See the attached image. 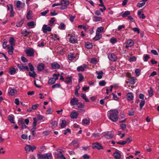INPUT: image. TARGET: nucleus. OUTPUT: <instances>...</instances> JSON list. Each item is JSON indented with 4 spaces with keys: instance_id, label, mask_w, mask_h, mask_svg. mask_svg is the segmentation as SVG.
I'll return each instance as SVG.
<instances>
[{
    "instance_id": "obj_1",
    "label": "nucleus",
    "mask_w": 159,
    "mask_h": 159,
    "mask_svg": "<svg viewBox=\"0 0 159 159\" xmlns=\"http://www.w3.org/2000/svg\"><path fill=\"white\" fill-rule=\"evenodd\" d=\"M118 111L116 109H112L108 111L107 116L111 120L114 122L117 121L118 119Z\"/></svg>"
},
{
    "instance_id": "obj_2",
    "label": "nucleus",
    "mask_w": 159,
    "mask_h": 159,
    "mask_svg": "<svg viewBox=\"0 0 159 159\" xmlns=\"http://www.w3.org/2000/svg\"><path fill=\"white\" fill-rule=\"evenodd\" d=\"M29 66L30 67V70L31 71L29 72V75L30 77H31L34 78H35L36 76V74L34 71V67L33 65L30 63H29L28 64Z\"/></svg>"
},
{
    "instance_id": "obj_3",
    "label": "nucleus",
    "mask_w": 159,
    "mask_h": 159,
    "mask_svg": "<svg viewBox=\"0 0 159 159\" xmlns=\"http://www.w3.org/2000/svg\"><path fill=\"white\" fill-rule=\"evenodd\" d=\"M69 4V1L68 0H61L60 2L61 6L60 9L61 10L66 9L67 8V6Z\"/></svg>"
},
{
    "instance_id": "obj_4",
    "label": "nucleus",
    "mask_w": 159,
    "mask_h": 159,
    "mask_svg": "<svg viewBox=\"0 0 159 159\" xmlns=\"http://www.w3.org/2000/svg\"><path fill=\"white\" fill-rule=\"evenodd\" d=\"M63 150L60 149H57V152L55 153V156L58 158H60L61 159H66V158L62 153Z\"/></svg>"
},
{
    "instance_id": "obj_5",
    "label": "nucleus",
    "mask_w": 159,
    "mask_h": 159,
    "mask_svg": "<svg viewBox=\"0 0 159 159\" xmlns=\"http://www.w3.org/2000/svg\"><path fill=\"white\" fill-rule=\"evenodd\" d=\"M107 56L109 60L112 61H115L117 59L116 56L114 53H108Z\"/></svg>"
},
{
    "instance_id": "obj_6",
    "label": "nucleus",
    "mask_w": 159,
    "mask_h": 159,
    "mask_svg": "<svg viewBox=\"0 0 159 159\" xmlns=\"http://www.w3.org/2000/svg\"><path fill=\"white\" fill-rule=\"evenodd\" d=\"M34 52V50L31 48H29L28 49H27L26 51L27 55L29 57L33 56Z\"/></svg>"
},
{
    "instance_id": "obj_7",
    "label": "nucleus",
    "mask_w": 159,
    "mask_h": 159,
    "mask_svg": "<svg viewBox=\"0 0 159 159\" xmlns=\"http://www.w3.org/2000/svg\"><path fill=\"white\" fill-rule=\"evenodd\" d=\"M92 148H96L98 150L103 149V147L101 145L100 143L98 142L93 143Z\"/></svg>"
},
{
    "instance_id": "obj_8",
    "label": "nucleus",
    "mask_w": 159,
    "mask_h": 159,
    "mask_svg": "<svg viewBox=\"0 0 159 159\" xmlns=\"http://www.w3.org/2000/svg\"><path fill=\"white\" fill-rule=\"evenodd\" d=\"M43 32L44 33H46L47 31L50 32L51 30V28L50 27H48L46 25H44L42 28Z\"/></svg>"
},
{
    "instance_id": "obj_9",
    "label": "nucleus",
    "mask_w": 159,
    "mask_h": 159,
    "mask_svg": "<svg viewBox=\"0 0 159 159\" xmlns=\"http://www.w3.org/2000/svg\"><path fill=\"white\" fill-rule=\"evenodd\" d=\"M78 99L76 98H74L71 99L70 102V103L72 106H74L77 104L78 102Z\"/></svg>"
},
{
    "instance_id": "obj_10",
    "label": "nucleus",
    "mask_w": 159,
    "mask_h": 159,
    "mask_svg": "<svg viewBox=\"0 0 159 159\" xmlns=\"http://www.w3.org/2000/svg\"><path fill=\"white\" fill-rule=\"evenodd\" d=\"M87 67L85 64H83V66H79L77 67V70L78 71H82L84 70L85 68H87Z\"/></svg>"
},
{
    "instance_id": "obj_11",
    "label": "nucleus",
    "mask_w": 159,
    "mask_h": 159,
    "mask_svg": "<svg viewBox=\"0 0 159 159\" xmlns=\"http://www.w3.org/2000/svg\"><path fill=\"white\" fill-rule=\"evenodd\" d=\"M69 42L72 43H76L77 42V39L75 36H70Z\"/></svg>"
},
{
    "instance_id": "obj_12",
    "label": "nucleus",
    "mask_w": 159,
    "mask_h": 159,
    "mask_svg": "<svg viewBox=\"0 0 159 159\" xmlns=\"http://www.w3.org/2000/svg\"><path fill=\"white\" fill-rule=\"evenodd\" d=\"M102 37V34L96 32L95 36L93 38V39L94 41H97L99 40Z\"/></svg>"
},
{
    "instance_id": "obj_13",
    "label": "nucleus",
    "mask_w": 159,
    "mask_h": 159,
    "mask_svg": "<svg viewBox=\"0 0 159 159\" xmlns=\"http://www.w3.org/2000/svg\"><path fill=\"white\" fill-rule=\"evenodd\" d=\"M113 156L115 159H120L121 158L120 153L117 151L114 153Z\"/></svg>"
},
{
    "instance_id": "obj_14",
    "label": "nucleus",
    "mask_w": 159,
    "mask_h": 159,
    "mask_svg": "<svg viewBox=\"0 0 159 159\" xmlns=\"http://www.w3.org/2000/svg\"><path fill=\"white\" fill-rule=\"evenodd\" d=\"M127 100L129 101H131L133 99L134 95L131 93H129L127 94Z\"/></svg>"
},
{
    "instance_id": "obj_15",
    "label": "nucleus",
    "mask_w": 159,
    "mask_h": 159,
    "mask_svg": "<svg viewBox=\"0 0 159 159\" xmlns=\"http://www.w3.org/2000/svg\"><path fill=\"white\" fill-rule=\"evenodd\" d=\"M45 67L44 64L41 63L39 64L37 66V70L39 71H40L43 70Z\"/></svg>"
},
{
    "instance_id": "obj_16",
    "label": "nucleus",
    "mask_w": 159,
    "mask_h": 159,
    "mask_svg": "<svg viewBox=\"0 0 159 159\" xmlns=\"http://www.w3.org/2000/svg\"><path fill=\"white\" fill-rule=\"evenodd\" d=\"M43 156V159H51L52 158V155L51 153L44 154Z\"/></svg>"
},
{
    "instance_id": "obj_17",
    "label": "nucleus",
    "mask_w": 159,
    "mask_h": 159,
    "mask_svg": "<svg viewBox=\"0 0 159 159\" xmlns=\"http://www.w3.org/2000/svg\"><path fill=\"white\" fill-rule=\"evenodd\" d=\"M52 68L53 69H59L60 68L59 65L56 62H54L51 64Z\"/></svg>"
},
{
    "instance_id": "obj_18",
    "label": "nucleus",
    "mask_w": 159,
    "mask_h": 159,
    "mask_svg": "<svg viewBox=\"0 0 159 159\" xmlns=\"http://www.w3.org/2000/svg\"><path fill=\"white\" fill-rule=\"evenodd\" d=\"M50 123L52 125V129L56 128L57 125V122L56 121L52 120L50 121Z\"/></svg>"
},
{
    "instance_id": "obj_19",
    "label": "nucleus",
    "mask_w": 159,
    "mask_h": 159,
    "mask_svg": "<svg viewBox=\"0 0 159 159\" xmlns=\"http://www.w3.org/2000/svg\"><path fill=\"white\" fill-rule=\"evenodd\" d=\"M78 116V113L76 112H72L70 115L71 118L72 119H76Z\"/></svg>"
},
{
    "instance_id": "obj_20",
    "label": "nucleus",
    "mask_w": 159,
    "mask_h": 159,
    "mask_svg": "<svg viewBox=\"0 0 159 159\" xmlns=\"http://www.w3.org/2000/svg\"><path fill=\"white\" fill-rule=\"evenodd\" d=\"M148 0H143L142 3H139L137 4V6L139 7L140 8L143 6H144L146 3V2Z\"/></svg>"
},
{
    "instance_id": "obj_21",
    "label": "nucleus",
    "mask_w": 159,
    "mask_h": 159,
    "mask_svg": "<svg viewBox=\"0 0 159 159\" xmlns=\"http://www.w3.org/2000/svg\"><path fill=\"white\" fill-rule=\"evenodd\" d=\"M113 136V135L110 132H107L105 135V137L107 139H111Z\"/></svg>"
},
{
    "instance_id": "obj_22",
    "label": "nucleus",
    "mask_w": 159,
    "mask_h": 159,
    "mask_svg": "<svg viewBox=\"0 0 159 159\" xmlns=\"http://www.w3.org/2000/svg\"><path fill=\"white\" fill-rule=\"evenodd\" d=\"M30 33V31H28L26 30H24L21 31V33L24 37H26Z\"/></svg>"
},
{
    "instance_id": "obj_23",
    "label": "nucleus",
    "mask_w": 159,
    "mask_h": 159,
    "mask_svg": "<svg viewBox=\"0 0 159 159\" xmlns=\"http://www.w3.org/2000/svg\"><path fill=\"white\" fill-rule=\"evenodd\" d=\"M85 46L87 49H91L93 47V44L92 43L87 42L85 43Z\"/></svg>"
},
{
    "instance_id": "obj_24",
    "label": "nucleus",
    "mask_w": 159,
    "mask_h": 159,
    "mask_svg": "<svg viewBox=\"0 0 159 159\" xmlns=\"http://www.w3.org/2000/svg\"><path fill=\"white\" fill-rule=\"evenodd\" d=\"M32 12L31 11L29 10L27 13L26 18L28 20H30L32 18Z\"/></svg>"
},
{
    "instance_id": "obj_25",
    "label": "nucleus",
    "mask_w": 159,
    "mask_h": 159,
    "mask_svg": "<svg viewBox=\"0 0 159 159\" xmlns=\"http://www.w3.org/2000/svg\"><path fill=\"white\" fill-rule=\"evenodd\" d=\"M9 72L11 75H14L16 73V70L14 67H12L9 69Z\"/></svg>"
},
{
    "instance_id": "obj_26",
    "label": "nucleus",
    "mask_w": 159,
    "mask_h": 159,
    "mask_svg": "<svg viewBox=\"0 0 159 159\" xmlns=\"http://www.w3.org/2000/svg\"><path fill=\"white\" fill-rule=\"evenodd\" d=\"M93 19L94 21L96 22L101 21L102 20V18L100 16H94L93 17Z\"/></svg>"
},
{
    "instance_id": "obj_27",
    "label": "nucleus",
    "mask_w": 159,
    "mask_h": 159,
    "mask_svg": "<svg viewBox=\"0 0 159 159\" xmlns=\"http://www.w3.org/2000/svg\"><path fill=\"white\" fill-rule=\"evenodd\" d=\"M17 92V90L15 89H11L8 92L10 95L13 96Z\"/></svg>"
},
{
    "instance_id": "obj_28",
    "label": "nucleus",
    "mask_w": 159,
    "mask_h": 159,
    "mask_svg": "<svg viewBox=\"0 0 159 159\" xmlns=\"http://www.w3.org/2000/svg\"><path fill=\"white\" fill-rule=\"evenodd\" d=\"M126 43L128 45V46H129V47H131L134 45V42L132 39H129L127 41Z\"/></svg>"
},
{
    "instance_id": "obj_29",
    "label": "nucleus",
    "mask_w": 159,
    "mask_h": 159,
    "mask_svg": "<svg viewBox=\"0 0 159 159\" xmlns=\"http://www.w3.org/2000/svg\"><path fill=\"white\" fill-rule=\"evenodd\" d=\"M129 81V83L131 84H134L135 81L134 79V77H131L128 79Z\"/></svg>"
},
{
    "instance_id": "obj_30",
    "label": "nucleus",
    "mask_w": 159,
    "mask_h": 159,
    "mask_svg": "<svg viewBox=\"0 0 159 159\" xmlns=\"http://www.w3.org/2000/svg\"><path fill=\"white\" fill-rule=\"evenodd\" d=\"M68 58L69 60L72 61L75 58V57L73 54L70 53V54L68 55Z\"/></svg>"
},
{
    "instance_id": "obj_31",
    "label": "nucleus",
    "mask_w": 159,
    "mask_h": 159,
    "mask_svg": "<svg viewBox=\"0 0 159 159\" xmlns=\"http://www.w3.org/2000/svg\"><path fill=\"white\" fill-rule=\"evenodd\" d=\"M62 128H64L66 125V121L65 120H62L60 124Z\"/></svg>"
},
{
    "instance_id": "obj_32",
    "label": "nucleus",
    "mask_w": 159,
    "mask_h": 159,
    "mask_svg": "<svg viewBox=\"0 0 159 159\" xmlns=\"http://www.w3.org/2000/svg\"><path fill=\"white\" fill-rule=\"evenodd\" d=\"M9 42L11 45L13 46L15 45V39L13 37H10V38Z\"/></svg>"
},
{
    "instance_id": "obj_33",
    "label": "nucleus",
    "mask_w": 159,
    "mask_h": 159,
    "mask_svg": "<svg viewBox=\"0 0 159 159\" xmlns=\"http://www.w3.org/2000/svg\"><path fill=\"white\" fill-rule=\"evenodd\" d=\"M8 120L10 122L14 124L15 122H14V116L13 115L12 116H8Z\"/></svg>"
},
{
    "instance_id": "obj_34",
    "label": "nucleus",
    "mask_w": 159,
    "mask_h": 159,
    "mask_svg": "<svg viewBox=\"0 0 159 159\" xmlns=\"http://www.w3.org/2000/svg\"><path fill=\"white\" fill-rule=\"evenodd\" d=\"M24 22V20L23 19L21 20L20 21L18 22L16 25V26L17 27H20L22 26Z\"/></svg>"
},
{
    "instance_id": "obj_35",
    "label": "nucleus",
    "mask_w": 159,
    "mask_h": 159,
    "mask_svg": "<svg viewBox=\"0 0 159 159\" xmlns=\"http://www.w3.org/2000/svg\"><path fill=\"white\" fill-rule=\"evenodd\" d=\"M27 25L29 27H31L30 28H33L34 27V26L35 25V24H34V21H31L28 23Z\"/></svg>"
},
{
    "instance_id": "obj_36",
    "label": "nucleus",
    "mask_w": 159,
    "mask_h": 159,
    "mask_svg": "<svg viewBox=\"0 0 159 159\" xmlns=\"http://www.w3.org/2000/svg\"><path fill=\"white\" fill-rule=\"evenodd\" d=\"M66 25L65 24L61 22L60 24V26H59V29L61 30H64L65 28Z\"/></svg>"
},
{
    "instance_id": "obj_37",
    "label": "nucleus",
    "mask_w": 159,
    "mask_h": 159,
    "mask_svg": "<svg viewBox=\"0 0 159 159\" xmlns=\"http://www.w3.org/2000/svg\"><path fill=\"white\" fill-rule=\"evenodd\" d=\"M17 66L20 70L22 71H25L24 66L22 65L21 64H17Z\"/></svg>"
},
{
    "instance_id": "obj_38",
    "label": "nucleus",
    "mask_w": 159,
    "mask_h": 159,
    "mask_svg": "<svg viewBox=\"0 0 159 159\" xmlns=\"http://www.w3.org/2000/svg\"><path fill=\"white\" fill-rule=\"evenodd\" d=\"M31 146L30 145H27L25 147V149L26 152H28L31 151Z\"/></svg>"
},
{
    "instance_id": "obj_39",
    "label": "nucleus",
    "mask_w": 159,
    "mask_h": 159,
    "mask_svg": "<svg viewBox=\"0 0 159 159\" xmlns=\"http://www.w3.org/2000/svg\"><path fill=\"white\" fill-rule=\"evenodd\" d=\"M64 81L66 84H68L71 82V77H70L66 78Z\"/></svg>"
},
{
    "instance_id": "obj_40",
    "label": "nucleus",
    "mask_w": 159,
    "mask_h": 159,
    "mask_svg": "<svg viewBox=\"0 0 159 159\" xmlns=\"http://www.w3.org/2000/svg\"><path fill=\"white\" fill-rule=\"evenodd\" d=\"M55 82V80L54 78H50L48 82V84H53Z\"/></svg>"
},
{
    "instance_id": "obj_41",
    "label": "nucleus",
    "mask_w": 159,
    "mask_h": 159,
    "mask_svg": "<svg viewBox=\"0 0 159 159\" xmlns=\"http://www.w3.org/2000/svg\"><path fill=\"white\" fill-rule=\"evenodd\" d=\"M145 103V101L144 99L142 100L139 104L140 108L142 110L143 107L144 106Z\"/></svg>"
},
{
    "instance_id": "obj_42",
    "label": "nucleus",
    "mask_w": 159,
    "mask_h": 159,
    "mask_svg": "<svg viewBox=\"0 0 159 159\" xmlns=\"http://www.w3.org/2000/svg\"><path fill=\"white\" fill-rule=\"evenodd\" d=\"M103 74V72L102 71H100L98 73V75L97 76V78L98 79H101L102 77V75Z\"/></svg>"
},
{
    "instance_id": "obj_43",
    "label": "nucleus",
    "mask_w": 159,
    "mask_h": 159,
    "mask_svg": "<svg viewBox=\"0 0 159 159\" xmlns=\"http://www.w3.org/2000/svg\"><path fill=\"white\" fill-rule=\"evenodd\" d=\"M130 13L129 11H125L122 15V16L123 17H126L128 15H129Z\"/></svg>"
},
{
    "instance_id": "obj_44",
    "label": "nucleus",
    "mask_w": 159,
    "mask_h": 159,
    "mask_svg": "<svg viewBox=\"0 0 159 159\" xmlns=\"http://www.w3.org/2000/svg\"><path fill=\"white\" fill-rule=\"evenodd\" d=\"M82 94L81 97L83 99L85 100V101L87 102H89V100L86 98V95L84 93H82Z\"/></svg>"
},
{
    "instance_id": "obj_45",
    "label": "nucleus",
    "mask_w": 159,
    "mask_h": 159,
    "mask_svg": "<svg viewBox=\"0 0 159 159\" xmlns=\"http://www.w3.org/2000/svg\"><path fill=\"white\" fill-rule=\"evenodd\" d=\"M78 75L79 77V82H80L83 80L84 77L81 73H79Z\"/></svg>"
},
{
    "instance_id": "obj_46",
    "label": "nucleus",
    "mask_w": 159,
    "mask_h": 159,
    "mask_svg": "<svg viewBox=\"0 0 159 159\" xmlns=\"http://www.w3.org/2000/svg\"><path fill=\"white\" fill-rule=\"evenodd\" d=\"M104 30V28L103 27H99L98 28L96 32H97L98 33H99V32H103Z\"/></svg>"
},
{
    "instance_id": "obj_47",
    "label": "nucleus",
    "mask_w": 159,
    "mask_h": 159,
    "mask_svg": "<svg viewBox=\"0 0 159 159\" xmlns=\"http://www.w3.org/2000/svg\"><path fill=\"white\" fill-rule=\"evenodd\" d=\"M77 107L79 108H83L84 107V105L81 102H78L76 105Z\"/></svg>"
},
{
    "instance_id": "obj_48",
    "label": "nucleus",
    "mask_w": 159,
    "mask_h": 159,
    "mask_svg": "<svg viewBox=\"0 0 159 159\" xmlns=\"http://www.w3.org/2000/svg\"><path fill=\"white\" fill-rule=\"evenodd\" d=\"M43 156H44V154H42L39 152L37 153V157L39 159H43Z\"/></svg>"
},
{
    "instance_id": "obj_49",
    "label": "nucleus",
    "mask_w": 159,
    "mask_h": 159,
    "mask_svg": "<svg viewBox=\"0 0 159 159\" xmlns=\"http://www.w3.org/2000/svg\"><path fill=\"white\" fill-rule=\"evenodd\" d=\"M8 49L9 50L8 51V54L10 55H11L13 53V50H14L13 47L11 46L10 48Z\"/></svg>"
},
{
    "instance_id": "obj_50",
    "label": "nucleus",
    "mask_w": 159,
    "mask_h": 159,
    "mask_svg": "<svg viewBox=\"0 0 159 159\" xmlns=\"http://www.w3.org/2000/svg\"><path fill=\"white\" fill-rule=\"evenodd\" d=\"M106 84V82L105 80H102L99 82V84L101 86H104Z\"/></svg>"
},
{
    "instance_id": "obj_51",
    "label": "nucleus",
    "mask_w": 159,
    "mask_h": 159,
    "mask_svg": "<svg viewBox=\"0 0 159 159\" xmlns=\"http://www.w3.org/2000/svg\"><path fill=\"white\" fill-rule=\"evenodd\" d=\"M82 122L85 124L87 125L89 123V119H84L83 120Z\"/></svg>"
},
{
    "instance_id": "obj_52",
    "label": "nucleus",
    "mask_w": 159,
    "mask_h": 159,
    "mask_svg": "<svg viewBox=\"0 0 159 159\" xmlns=\"http://www.w3.org/2000/svg\"><path fill=\"white\" fill-rule=\"evenodd\" d=\"M52 39H54V40L59 39V38H58V36L56 34H53L52 35Z\"/></svg>"
},
{
    "instance_id": "obj_53",
    "label": "nucleus",
    "mask_w": 159,
    "mask_h": 159,
    "mask_svg": "<svg viewBox=\"0 0 159 159\" xmlns=\"http://www.w3.org/2000/svg\"><path fill=\"white\" fill-rule=\"evenodd\" d=\"M110 42L112 43H114L117 42V39L115 38H111L110 39Z\"/></svg>"
},
{
    "instance_id": "obj_54",
    "label": "nucleus",
    "mask_w": 159,
    "mask_h": 159,
    "mask_svg": "<svg viewBox=\"0 0 159 159\" xmlns=\"http://www.w3.org/2000/svg\"><path fill=\"white\" fill-rule=\"evenodd\" d=\"M136 60V57L135 56H133L130 57L129 59V61L130 62H133L135 61Z\"/></svg>"
},
{
    "instance_id": "obj_55",
    "label": "nucleus",
    "mask_w": 159,
    "mask_h": 159,
    "mask_svg": "<svg viewBox=\"0 0 159 159\" xmlns=\"http://www.w3.org/2000/svg\"><path fill=\"white\" fill-rule=\"evenodd\" d=\"M140 70L139 69H136L135 71V72L136 74V76H138L140 74Z\"/></svg>"
},
{
    "instance_id": "obj_56",
    "label": "nucleus",
    "mask_w": 159,
    "mask_h": 159,
    "mask_svg": "<svg viewBox=\"0 0 159 159\" xmlns=\"http://www.w3.org/2000/svg\"><path fill=\"white\" fill-rule=\"evenodd\" d=\"M60 84H56L52 86V88L53 89H54L56 88H59L60 87Z\"/></svg>"
},
{
    "instance_id": "obj_57",
    "label": "nucleus",
    "mask_w": 159,
    "mask_h": 159,
    "mask_svg": "<svg viewBox=\"0 0 159 159\" xmlns=\"http://www.w3.org/2000/svg\"><path fill=\"white\" fill-rule=\"evenodd\" d=\"M90 61L91 63L93 64H96L97 62L96 59L95 58H93L91 59Z\"/></svg>"
},
{
    "instance_id": "obj_58",
    "label": "nucleus",
    "mask_w": 159,
    "mask_h": 159,
    "mask_svg": "<svg viewBox=\"0 0 159 159\" xmlns=\"http://www.w3.org/2000/svg\"><path fill=\"white\" fill-rule=\"evenodd\" d=\"M133 30L135 32H137L138 34L140 33L139 29L138 28H133Z\"/></svg>"
},
{
    "instance_id": "obj_59",
    "label": "nucleus",
    "mask_w": 159,
    "mask_h": 159,
    "mask_svg": "<svg viewBox=\"0 0 159 159\" xmlns=\"http://www.w3.org/2000/svg\"><path fill=\"white\" fill-rule=\"evenodd\" d=\"M148 93L149 96L152 97L153 93V90L151 88L150 90L148 91Z\"/></svg>"
},
{
    "instance_id": "obj_60",
    "label": "nucleus",
    "mask_w": 159,
    "mask_h": 159,
    "mask_svg": "<svg viewBox=\"0 0 159 159\" xmlns=\"http://www.w3.org/2000/svg\"><path fill=\"white\" fill-rule=\"evenodd\" d=\"M150 58L149 56H148V55L147 54L144 57V61H147L148 59H149Z\"/></svg>"
},
{
    "instance_id": "obj_61",
    "label": "nucleus",
    "mask_w": 159,
    "mask_h": 159,
    "mask_svg": "<svg viewBox=\"0 0 159 159\" xmlns=\"http://www.w3.org/2000/svg\"><path fill=\"white\" fill-rule=\"evenodd\" d=\"M69 16L70 17V20L71 21L73 22L75 18V16H72L70 14L69 15Z\"/></svg>"
},
{
    "instance_id": "obj_62",
    "label": "nucleus",
    "mask_w": 159,
    "mask_h": 159,
    "mask_svg": "<svg viewBox=\"0 0 159 159\" xmlns=\"http://www.w3.org/2000/svg\"><path fill=\"white\" fill-rule=\"evenodd\" d=\"M128 114L129 116H134V111L133 110L129 111Z\"/></svg>"
},
{
    "instance_id": "obj_63",
    "label": "nucleus",
    "mask_w": 159,
    "mask_h": 159,
    "mask_svg": "<svg viewBox=\"0 0 159 159\" xmlns=\"http://www.w3.org/2000/svg\"><path fill=\"white\" fill-rule=\"evenodd\" d=\"M21 4V2L19 1H17L16 3V7L17 8H19L20 7V6Z\"/></svg>"
},
{
    "instance_id": "obj_64",
    "label": "nucleus",
    "mask_w": 159,
    "mask_h": 159,
    "mask_svg": "<svg viewBox=\"0 0 159 159\" xmlns=\"http://www.w3.org/2000/svg\"><path fill=\"white\" fill-rule=\"evenodd\" d=\"M84 159H89L90 158V156L87 154H85L83 156Z\"/></svg>"
}]
</instances>
